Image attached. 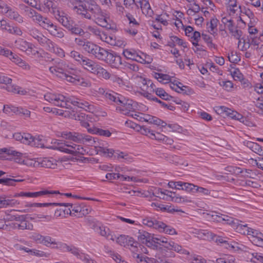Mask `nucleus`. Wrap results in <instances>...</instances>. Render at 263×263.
I'll list each match as a JSON object with an SVG mask.
<instances>
[{
	"mask_svg": "<svg viewBox=\"0 0 263 263\" xmlns=\"http://www.w3.org/2000/svg\"><path fill=\"white\" fill-rule=\"evenodd\" d=\"M23 181L20 179H14L10 178H0V184L5 186H14L16 182Z\"/></svg>",
	"mask_w": 263,
	"mask_h": 263,
	"instance_id": "nucleus-30",
	"label": "nucleus"
},
{
	"mask_svg": "<svg viewBox=\"0 0 263 263\" xmlns=\"http://www.w3.org/2000/svg\"><path fill=\"white\" fill-rule=\"evenodd\" d=\"M97 45V44H95L88 41V42L86 44V45L85 46L83 49L87 53L92 54L93 52H94V50H95V47H96Z\"/></svg>",
	"mask_w": 263,
	"mask_h": 263,
	"instance_id": "nucleus-41",
	"label": "nucleus"
},
{
	"mask_svg": "<svg viewBox=\"0 0 263 263\" xmlns=\"http://www.w3.org/2000/svg\"><path fill=\"white\" fill-rule=\"evenodd\" d=\"M57 146H55L53 149H58L62 152L70 154L73 156H78V155H84L86 154V150L80 145H77L74 143L71 144L66 143L60 142V140H57Z\"/></svg>",
	"mask_w": 263,
	"mask_h": 263,
	"instance_id": "nucleus-3",
	"label": "nucleus"
},
{
	"mask_svg": "<svg viewBox=\"0 0 263 263\" xmlns=\"http://www.w3.org/2000/svg\"><path fill=\"white\" fill-rule=\"evenodd\" d=\"M31 146L36 147H43L44 146L43 140L40 137H33V139L31 142Z\"/></svg>",
	"mask_w": 263,
	"mask_h": 263,
	"instance_id": "nucleus-48",
	"label": "nucleus"
},
{
	"mask_svg": "<svg viewBox=\"0 0 263 263\" xmlns=\"http://www.w3.org/2000/svg\"><path fill=\"white\" fill-rule=\"evenodd\" d=\"M62 136L63 138L69 139L79 143H88L89 144L92 145L95 142L91 136L79 133L64 132L62 134Z\"/></svg>",
	"mask_w": 263,
	"mask_h": 263,
	"instance_id": "nucleus-5",
	"label": "nucleus"
},
{
	"mask_svg": "<svg viewBox=\"0 0 263 263\" xmlns=\"http://www.w3.org/2000/svg\"><path fill=\"white\" fill-rule=\"evenodd\" d=\"M126 246H130L131 248L136 247H137V246H139V247L140 248V250H141L142 251V249H144L145 250H146V249L143 247V246L140 245L138 242L135 241L134 239L132 237H128V240L127 242Z\"/></svg>",
	"mask_w": 263,
	"mask_h": 263,
	"instance_id": "nucleus-50",
	"label": "nucleus"
},
{
	"mask_svg": "<svg viewBox=\"0 0 263 263\" xmlns=\"http://www.w3.org/2000/svg\"><path fill=\"white\" fill-rule=\"evenodd\" d=\"M10 60L24 69H29L30 68L28 64H26L25 61L16 54L13 53L11 57H10Z\"/></svg>",
	"mask_w": 263,
	"mask_h": 263,
	"instance_id": "nucleus-25",
	"label": "nucleus"
},
{
	"mask_svg": "<svg viewBox=\"0 0 263 263\" xmlns=\"http://www.w3.org/2000/svg\"><path fill=\"white\" fill-rule=\"evenodd\" d=\"M121 180L122 181H131L134 182H143L146 183L148 182V180L147 179H137L135 177H129V176H125L123 175H120V178Z\"/></svg>",
	"mask_w": 263,
	"mask_h": 263,
	"instance_id": "nucleus-37",
	"label": "nucleus"
},
{
	"mask_svg": "<svg viewBox=\"0 0 263 263\" xmlns=\"http://www.w3.org/2000/svg\"><path fill=\"white\" fill-rule=\"evenodd\" d=\"M218 20L216 18H213L211 20L209 28L210 29L209 32L213 35L217 34V26Z\"/></svg>",
	"mask_w": 263,
	"mask_h": 263,
	"instance_id": "nucleus-35",
	"label": "nucleus"
},
{
	"mask_svg": "<svg viewBox=\"0 0 263 263\" xmlns=\"http://www.w3.org/2000/svg\"><path fill=\"white\" fill-rule=\"evenodd\" d=\"M73 10L82 17L90 20L92 14L99 10V7L93 0H79Z\"/></svg>",
	"mask_w": 263,
	"mask_h": 263,
	"instance_id": "nucleus-1",
	"label": "nucleus"
},
{
	"mask_svg": "<svg viewBox=\"0 0 263 263\" xmlns=\"http://www.w3.org/2000/svg\"><path fill=\"white\" fill-rule=\"evenodd\" d=\"M76 120L81 121L82 126L85 127H88L89 126L87 122L85 121V115L83 114H77L73 115Z\"/></svg>",
	"mask_w": 263,
	"mask_h": 263,
	"instance_id": "nucleus-42",
	"label": "nucleus"
},
{
	"mask_svg": "<svg viewBox=\"0 0 263 263\" xmlns=\"http://www.w3.org/2000/svg\"><path fill=\"white\" fill-rule=\"evenodd\" d=\"M232 76L235 80H238L241 81L243 79V74L240 73L238 69H235L233 72Z\"/></svg>",
	"mask_w": 263,
	"mask_h": 263,
	"instance_id": "nucleus-62",
	"label": "nucleus"
},
{
	"mask_svg": "<svg viewBox=\"0 0 263 263\" xmlns=\"http://www.w3.org/2000/svg\"><path fill=\"white\" fill-rule=\"evenodd\" d=\"M95 48L94 52H93L92 55H93L95 58L99 60L103 61V60H105V55L108 50L98 46V45Z\"/></svg>",
	"mask_w": 263,
	"mask_h": 263,
	"instance_id": "nucleus-21",
	"label": "nucleus"
},
{
	"mask_svg": "<svg viewBox=\"0 0 263 263\" xmlns=\"http://www.w3.org/2000/svg\"><path fill=\"white\" fill-rule=\"evenodd\" d=\"M9 33L12 34H15L18 36H22L23 32L22 30L17 26H11Z\"/></svg>",
	"mask_w": 263,
	"mask_h": 263,
	"instance_id": "nucleus-59",
	"label": "nucleus"
},
{
	"mask_svg": "<svg viewBox=\"0 0 263 263\" xmlns=\"http://www.w3.org/2000/svg\"><path fill=\"white\" fill-rule=\"evenodd\" d=\"M248 235H250L252 237L251 241L255 245L263 247V234L258 230L249 228Z\"/></svg>",
	"mask_w": 263,
	"mask_h": 263,
	"instance_id": "nucleus-11",
	"label": "nucleus"
},
{
	"mask_svg": "<svg viewBox=\"0 0 263 263\" xmlns=\"http://www.w3.org/2000/svg\"><path fill=\"white\" fill-rule=\"evenodd\" d=\"M12 92L22 95H25L28 92L26 90L23 89L22 87L13 85V91Z\"/></svg>",
	"mask_w": 263,
	"mask_h": 263,
	"instance_id": "nucleus-57",
	"label": "nucleus"
},
{
	"mask_svg": "<svg viewBox=\"0 0 263 263\" xmlns=\"http://www.w3.org/2000/svg\"><path fill=\"white\" fill-rule=\"evenodd\" d=\"M117 110H119L120 111L127 112V111H133L135 110L134 105H133V101L132 100H129L126 99L125 102H124L122 107H117L116 108Z\"/></svg>",
	"mask_w": 263,
	"mask_h": 263,
	"instance_id": "nucleus-22",
	"label": "nucleus"
},
{
	"mask_svg": "<svg viewBox=\"0 0 263 263\" xmlns=\"http://www.w3.org/2000/svg\"><path fill=\"white\" fill-rule=\"evenodd\" d=\"M126 16L129 22L130 27L139 26V23L135 20L131 14L128 13L126 14Z\"/></svg>",
	"mask_w": 263,
	"mask_h": 263,
	"instance_id": "nucleus-55",
	"label": "nucleus"
},
{
	"mask_svg": "<svg viewBox=\"0 0 263 263\" xmlns=\"http://www.w3.org/2000/svg\"><path fill=\"white\" fill-rule=\"evenodd\" d=\"M67 97L61 94H54L47 93L44 95L45 100L50 103L54 104L57 106L65 107L67 109H71V107L69 104H67L66 102Z\"/></svg>",
	"mask_w": 263,
	"mask_h": 263,
	"instance_id": "nucleus-6",
	"label": "nucleus"
},
{
	"mask_svg": "<svg viewBox=\"0 0 263 263\" xmlns=\"http://www.w3.org/2000/svg\"><path fill=\"white\" fill-rule=\"evenodd\" d=\"M33 137L29 134H24L21 138V142L31 145V142L33 139Z\"/></svg>",
	"mask_w": 263,
	"mask_h": 263,
	"instance_id": "nucleus-51",
	"label": "nucleus"
},
{
	"mask_svg": "<svg viewBox=\"0 0 263 263\" xmlns=\"http://www.w3.org/2000/svg\"><path fill=\"white\" fill-rule=\"evenodd\" d=\"M101 40L110 45H114L115 44V40L112 36H108L105 33L102 34Z\"/></svg>",
	"mask_w": 263,
	"mask_h": 263,
	"instance_id": "nucleus-53",
	"label": "nucleus"
},
{
	"mask_svg": "<svg viewBox=\"0 0 263 263\" xmlns=\"http://www.w3.org/2000/svg\"><path fill=\"white\" fill-rule=\"evenodd\" d=\"M11 26L5 20H0V28L9 32Z\"/></svg>",
	"mask_w": 263,
	"mask_h": 263,
	"instance_id": "nucleus-58",
	"label": "nucleus"
},
{
	"mask_svg": "<svg viewBox=\"0 0 263 263\" xmlns=\"http://www.w3.org/2000/svg\"><path fill=\"white\" fill-rule=\"evenodd\" d=\"M28 33L36 40L39 43H40L45 36L39 30L35 27L28 28Z\"/></svg>",
	"mask_w": 263,
	"mask_h": 263,
	"instance_id": "nucleus-19",
	"label": "nucleus"
},
{
	"mask_svg": "<svg viewBox=\"0 0 263 263\" xmlns=\"http://www.w3.org/2000/svg\"><path fill=\"white\" fill-rule=\"evenodd\" d=\"M89 133L98 134L100 136L109 137L111 133L109 130H104L97 127L89 128L87 129Z\"/></svg>",
	"mask_w": 263,
	"mask_h": 263,
	"instance_id": "nucleus-26",
	"label": "nucleus"
},
{
	"mask_svg": "<svg viewBox=\"0 0 263 263\" xmlns=\"http://www.w3.org/2000/svg\"><path fill=\"white\" fill-rule=\"evenodd\" d=\"M70 56L73 58L76 61L79 62L80 64H81L82 62L84 61V59L86 58L76 51H72L70 53Z\"/></svg>",
	"mask_w": 263,
	"mask_h": 263,
	"instance_id": "nucleus-38",
	"label": "nucleus"
},
{
	"mask_svg": "<svg viewBox=\"0 0 263 263\" xmlns=\"http://www.w3.org/2000/svg\"><path fill=\"white\" fill-rule=\"evenodd\" d=\"M41 243L48 247H50V245H57V242L54 240H52V238L50 236H43Z\"/></svg>",
	"mask_w": 263,
	"mask_h": 263,
	"instance_id": "nucleus-49",
	"label": "nucleus"
},
{
	"mask_svg": "<svg viewBox=\"0 0 263 263\" xmlns=\"http://www.w3.org/2000/svg\"><path fill=\"white\" fill-rule=\"evenodd\" d=\"M97 45V44H95L88 41V42L86 44V45L85 46L83 49L87 53L92 54L93 52H94V50H95V47H96Z\"/></svg>",
	"mask_w": 263,
	"mask_h": 263,
	"instance_id": "nucleus-40",
	"label": "nucleus"
},
{
	"mask_svg": "<svg viewBox=\"0 0 263 263\" xmlns=\"http://www.w3.org/2000/svg\"><path fill=\"white\" fill-rule=\"evenodd\" d=\"M14 204V200L7 199L5 195L0 196V209L5 208L9 206H13Z\"/></svg>",
	"mask_w": 263,
	"mask_h": 263,
	"instance_id": "nucleus-28",
	"label": "nucleus"
},
{
	"mask_svg": "<svg viewBox=\"0 0 263 263\" xmlns=\"http://www.w3.org/2000/svg\"><path fill=\"white\" fill-rule=\"evenodd\" d=\"M212 218L214 221L217 222H221L230 226L231 223H235V222H234V218L217 212H215V214L212 215Z\"/></svg>",
	"mask_w": 263,
	"mask_h": 263,
	"instance_id": "nucleus-13",
	"label": "nucleus"
},
{
	"mask_svg": "<svg viewBox=\"0 0 263 263\" xmlns=\"http://www.w3.org/2000/svg\"><path fill=\"white\" fill-rule=\"evenodd\" d=\"M20 223H12L11 226L13 228H18L20 230H32L33 228V226L32 223L25 220V217L24 216V219L20 221Z\"/></svg>",
	"mask_w": 263,
	"mask_h": 263,
	"instance_id": "nucleus-17",
	"label": "nucleus"
},
{
	"mask_svg": "<svg viewBox=\"0 0 263 263\" xmlns=\"http://www.w3.org/2000/svg\"><path fill=\"white\" fill-rule=\"evenodd\" d=\"M8 17L20 24L24 22V18L17 11L13 9L9 10Z\"/></svg>",
	"mask_w": 263,
	"mask_h": 263,
	"instance_id": "nucleus-27",
	"label": "nucleus"
},
{
	"mask_svg": "<svg viewBox=\"0 0 263 263\" xmlns=\"http://www.w3.org/2000/svg\"><path fill=\"white\" fill-rule=\"evenodd\" d=\"M234 260L233 256H228V258H217L216 263H234Z\"/></svg>",
	"mask_w": 263,
	"mask_h": 263,
	"instance_id": "nucleus-64",
	"label": "nucleus"
},
{
	"mask_svg": "<svg viewBox=\"0 0 263 263\" xmlns=\"http://www.w3.org/2000/svg\"><path fill=\"white\" fill-rule=\"evenodd\" d=\"M55 18L67 29H69L74 22L71 17L67 16L64 12H55Z\"/></svg>",
	"mask_w": 263,
	"mask_h": 263,
	"instance_id": "nucleus-10",
	"label": "nucleus"
},
{
	"mask_svg": "<svg viewBox=\"0 0 263 263\" xmlns=\"http://www.w3.org/2000/svg\"><path fill=\"white\" fill-rule=\"evenodd\" d=\"M201 36L204 41L207 43L209 47L214 48L216 47V45L213 43L212 37H211L210 35L202 33Z\"/></svg>",
	"mask_w": 263,
	"mask_h": 263,
	"instance_id": "nucleus-46",
	"label": "nucleus"
},
{
	"mask_svg": "<svg viewBox=\"0 0 263 263\" xmlns=\"http://www.w3.org/2000/svg\"><path fill=\"white\" fill-rule=\"evenodd\" d=\"M105 60L103 61L109 64L112 67L118 68L122 65L121 57L116 52H107Z\"/></svg>",
	"mask_w": 263,
	"mask_h": 263,
	"instance_id": "nucleus-9",
	"label": "nucleus"
},
{
	"mask_svg": "<svg viewBox=\"0 0 263 263\" xmlns=\"http://www.w3.org/2000/svg\"><path fill=\"white\" fill-rule=\"evenodd\" d=\"M44 5L48 11L52 13L54 15V16H55V12L59 11V10L57 9L54 3L51 1L46 0L44 2Z\"/></svg>",
	"mask_w": 263,
	"mask_h": 263,
	"instance_id": "nucleus-36",
	"label": "nucleus"
},
{
	"mask_svg": "<svg viewBox=\"0 0 263 263\" xmlns=\"http://www.w3.org/2000/svg\"><path fill=\"white\" fill-rule=\"evenodd\" d=\"M137 52L133 49L124 50L123 54L124 56L127 59L133 60L137 54Z\"/></svg>",
	"mask_w": 263,
	"mask_h": 263,
	"instance_id": "nucleus-39",
	"label": "nucleus"
},
{
	"mask_svg": "<svg viewBox=\"0 0 263 263\" xmlns=\"http://www.w3.org/2000/svg\"><path fill=\"white\" fill-rule=\"evenodd\" d=\"M166 126L169 128V129H167V132H177L180 133L182 132L181 127L177 124H167Z\"/></svg>",
	"mask_w": 263,
	"mask_h": 263,
	"instance_id": "nucleus-47",
	"label": "nucleus"
},
{
	"mask_svg": "<svg viewBox=\"0 0 263 263\" xmlns=\"http://www.w3.org/2000/svg\"><path fill=\"white\" fill-rule=\"evenodd\" d=\"M92 16L98 25L103 27L108 28L109 24L107 22V18L103 14L100 8L99 11H97V12L92 14Z\"/></svg>",
	"mask_w": 263,
	"mask_h": 263,
	"instance_id": "nucleus-14",
	"label": "nucleus"
},
{
	"mask_svg": "<svg viewBox=\"0 0 263 263\" xmlns=\"http://www.w3.org/2000/svg\"><path fill=\"white\" fill-rule=\"evenodd\" d=\"M234 222L235 223H231V226L236 229L237 232L243 235H247L248 234L250 228L247 227V224L240 223L239 220L235 218H234Z\"/></svg>",
	"mask_w": 263,
	"mask_h": 263,
	"instance_id": "nucleus-16",
	"label": "nucleus"
},
{
	"mask_svg": "<svg viewBox=\"0 0 263 263\" xmlns=\"http://www.w3.org/2000/svg\"><path fill=\"white\" fill-rule=\"evenodd\" d=\"M21 250L25 251L26 252L29 253L31 255H34L40 257H47L46 253L44 252L37 250L36 249H30L27 247L21 248Z\"/></svg>",
	"mask_w": 263,
	"mask_h": 263,
	"instance_id": "nucleus-31",
	"label": "nucleus"
},
{
	"mask_svg": "<svg viewBox=\"0 0 263 263\" xmlns=\"http://www.w3.org/2000/svg\"><path fill=\"white\" fill-rule=\"evenodd\" d=\"M40 45L46 48V50L51 52H55V48L54 43L47 38L44 36L42 40L39 43Z\"/></svg>",
	"mask_w": 263,
	"mask_h": 263,
	"instance_id": "nucleus-18",
	"label": "nucleus"
},
{
	"mask_svg": "<svg viewBox=\"0 0 263 263\" xmlns=\"http://www.w3.org/2000/svg\"><path fill=\"white\" fill-rule=\"evenodd\" d=\"M167 192H170L171 193H173L174 196L168 195L170 197L172 198V200L173 202L177 203H182V202H187L191 203L192 202V200L189 199L187 196H181L179 195H177L175 192H172L171 191H169L166 190Z\"/></svg>",
	"mask_w": 263,
	"mask_h": 263,
	"instance_id": "nucleus-24",
	"label": "nucleus"
},
{
	"mask_svg": "<svg viewBox=\"0 0 263 263\" xmlns=\"http://www.w3.org/2000/svg\"><path fill=\"white\" fill-rule=\"evenodd\" d=\"M128 236L120 235L117 237L116 242L121 246H126L128 240Z\"/></svg>",
	"mask_w": 263,
	"mask_h": 263,
	"instance_id": "nucleus-56",
	"label": "nucleus"
},
{
	"mask_svg": "<svg viewBox=\"0 0 263 263\" xmlns=\"http://www.w3.org/2000/svg\"><path fill=\"white\" fill-rule=\"evenodd\" d=\"M98 152L103 154V156L111 157L115 153V151L111 148L100 146L98 147Z\"/></svg>",
	"mask_w": 263,
	"mask_h": 263,
	"instance_id": "nucleus-33",
	"label": "nucleus"
},
{
	"mask_svg": "<svg viewBox=\"0 0 263 263\" xmlns=\"http://www.w3.org/2000/svg\"><path fill=\"white\" fill-rule=\"evenodd\" d=\"M156 94L164 100H170L172 96L167 93L165 90L161 88H157L155 90Z\"/></svg>",
	"mask_w": 263,
	"mask_h": 263,
	"instance_id": "nucleus-34",
	"label": "nucleus"
},
{
	"mask_svg": "<svg viewBox=\"0 0 263 263\" xmlns=\"http://www.w3.org/2000/svg\"><path fill=\"white\" fill-rule=\"evenodd\" d=\"M246 145L254 153L258 154L259 156H263V149L258 143L247 141Z\"/></svg>",
	"mask_w": 263,
	"mask_h": 263,
	"instance_id": "nucleus-23",
	"label": "nucleus"
},
{
	"mask_svg": "<svg viewBox=\"0 0 263 263\" xmlns=\"http://www.w3.org/2000/svg\"><path fill=\"white\" fill-rule=\"evenodd\" d=\"M228 59L231 63H236L240 61V59L237 56L236 52L232 51L230 54L228 55Z\"/></svg>",
	"mask_w": 263,
	"mask_h": 263,
	"instance_id": "nucleus-61",
	"label": "nucleus"
},
{
	"mask_svg": "<svg viewBox=\"0 0 263 263\" xmlns=\"http://www.w3.org/2000/svg\"><path fill=\"white\" fill-rule=\"evenodd\" d=\"M184 187L180 188V190L185 191L187 192L191 193H195L196 185H194V184L188 183V182H185V184Z\"/></svg>",
	"mask_w": 263,
	"mask_h": 263,
	"instance_id": "nucleus-44",
	"label": "nucleus"
},
{
	"mask_svg": "<svg viewBox=\"0 0 263 263\" xmlns=\"http://www.w3.org/2000/svg\"><path fill=\"white\" fill-rule=\"evenodd\" d=\"M171 40L173 42V43L172 44H170V46L171 47H173L174 46V43H177L180 46H182L184 48H187V46L186 45V43L184 42L183 41L179 38L178 37L176 36H172L171 37Z\"/></svg>",
	"mask_w": 263,
	"mask_h": 263,
	"instance_id": "nucleus-43",
	"label": "nucleus"
},
{
	"mask_svg": "<svg viewBox=\"0 0 263 263\" xmlns=\"http://www.w3.org/2000/svg\"><path fill=\"white\" fill-rule=\"evenodd\" d=\"M53 194H60L59 191H49L47 190L41 191L39 192L32 193V197H37L45 195Z\"/></svg>",
	"mask_w": 263,
	"mask_h": 263,
	"instance_id": "nucleus-45",
	"label": "nucleus"
},
{
	"mask_svg": "<svg viewBox=\"0 0 263 263\" xmlns=\"http://www.w3.org/2000/svg\"><path fill=\"white\" fill-rule=\"evenodd\" d=\"M66 102L67 104L70 103L81 108L85 109L86 110H91L93 108V105H89L88 102L85 101H81L79 99H75L72 97H67Z\"/></svg>",
	"mask_w": 263,
	"mask_h": 263,
	"instance_id": "nucleus-12",
	"label": "nucleus"
},
{
	"mask_svg": "<svg viewBox=\"0 0 263 263\" xmlns=\"http://www.w3.org/2000/svg\"><path fill=\"white\" fill-rule=\"evenodd\" d=\"M41 164L42 166L53 169L55 168V166L57 165L56 163H54L51 161L47 159L43 160Z\"/></svg>",
	"mask_w": 263,
	"mask_h": 263,
	"instance_id": "nucleus-54",
	"label": "nucleus"
},
{
	"mask_svg": "<svg viewBox=\"0 0 263 263\" xmlns=\"http://www.w3.org/2000/svg\"><path fill=\"white\" fill-rule=\"evenodd\" d=\"M49 205L68 206L70 205V203H34L30 204L31 206L34 207L48 206Z\"/></svg>",
	"mask_w": 263,
	"mask_h": 263,
	"instance_id": "nucleus-32",
	"label": "nucleus"
},
{
	"mask_svg": "<svg viewBox=\"0 0 263 263\" xmlns=\"http://www.w3.org/2000/svg\"><path fill=\"white\" fill-rule=\"evenodd\" d=\"M53 65L49 68L50 72L60 78L62 74L68 72L69 66L66 62L60 59L53 60Z\"/></svg>",
	"mask_w": 263,
	"mask_h": 263,
	"instance_id": "nucleus-7",
	"label": "nucleus"
},
{
	"mask_svg": "<svg viewBox=\"0 0 263 263\" xmlns=\"http://www.w3.org/2000/svg\"><path fill=\"white\" fill-rule=\"evenodd\" d=\"M88 42V40L81 37H76L74 39L75 43L79 46L82 47L83 49L86 44Z\"/></svg>",
	"mask_w": 263,
	"mask_h": 263,
	"instance_id": "nucleus-63",
	"label": "nucleus"
},
{
	"mask_svg": "<svg viewBox=\"0 0 263 263\" xmlns=\"http://www.w3.org/2000/svg\"><path fill=\"white\" fill-rule=\"evenodd\" d=\"M67 72H65L64 74H62L60 78L66 80L68 82L73 83L76 84H79V83L81 84L85 83L83 78L76 74H73V76L69 75Z\"/></svg>",
	"mask_w": 263,
	"mask_h": 263,
	"instance_id": "nucleus-15",
	"label": "nucleus"
},
{
	"mask_svg": "<svg viewBox=\"0 0 263 263\" xmlns=\"http://www.w3.org/2000/svg\"><path fill=\"white\" fill-rule=\"evenodd\" d=\"M143 223L149 227H153L160 232H164L169 235H176L177 234L173 228L155 219L146 218L143 219Z\"/></svg>",
	"mask_w": 263,
	"mask_h": 263,
	"instance_id": "nucleus-4",
	"label": "nucleus"
},
{
	"mask_svg": "<svg viewBox=\"0 0 263 263\" xmlns=\"http://www.w3.org/2000/svg\"><path fill=\"white\" fill-rule=\"evenodd\" d=\"M173 250L182 254H189V252L182 248V247L177 243H173Z\"/></svg>",
	"mask_w": 263,
	"mask_h": 263,
	"instance_id": "nucleus-52",
	"label": "nucleus"
},
{
	"mask_svg": "<svg viewBox=\"0 0 263 263\" xmlns=\"http://www.w3.org/2000/svg\"><path fill=\"white\" fill-rule=\"evenodd\" d=\"M15 46L16 48L23 51H26L29 49H31L32 44L23 39H18L15 42Z\"/></svg>",
	"mask_w": 263,
	"mask_h": 263,
	"instance_id": "nucleus-20",
	"label": "nucleus"
},
{
	"mask_svg": "<svg viewBox=\"0 0 263 263\" xmlns=\"http://www.w3.org/2000/svg\"><path fill=\"white\" fill-rule=\"evenodd\" d=\"M68 30L70 31L72 34L83 36L85 34L84 30L80 27L78 25L76 24L75 22L72 24Z\"/></svg>",
	"mask_w": 263,
	"mask_h": 263,
	"instance_id": "nucleus-29",
	"label": "nucleus"
},
{
	"mask_svg": "<svg viewBox=\"0 0 263 263\" xmlns=\"http://www.w3.org/2000/svg\"><path fill=\"white\" fill-rule=\"evenodd\" d=\"M216 111H217L218 114H221L222 112H225L226 114L229 116L231 117V112L232 111H233L231 109L227 108L224 106H220L218 108L217 110H216Z\"/></svg>",
	"mask_w": 263,
	"mask_h": 263,
	"instance_id": "nucleus-60",
	"label": "nucleus"
},
{
	"mask_svg": "<svg viewBox=\"0 0 263 263\" xmlns=\"http://www.w3.org/2000/svg\"><path fill=\"white\" fill-rule=\"evenodd\" d=\"M81 65L84 69L92 73L97 74L99 77H102L105 79H108L110 78V73L106 69L87 57L84 59V61Z\"/></svg>",
	"mask_w": 263,
	"mask_h": 263,
	"instance_id": "nucleus-2",
	"label": "nucleus"
},
{
	"mask_svg": "<svg viewBox=\"0 0 263 263\" xmlns=\"http://www.w3.org/2000/svg\"><path fill=\"white\" fill-rule=\"evenodd\" d=\"M138 239L139 241L145 244L148 247L154 250H157L158 246L153 244V241L156 238H154V235L149 233L144 230H139L138 233Z\"/></svg>",
	"mask_w": 263,
	"mask_h": 263,
	"instance_id": "nucleus-8",
	"label": "nucleus"
}]
</instances>
